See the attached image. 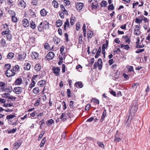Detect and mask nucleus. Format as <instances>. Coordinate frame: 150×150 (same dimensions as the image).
<instances>
[{"label":"nucleus","instance_id":"nucleus-64","mask_svg":"<svg viewBox=\"0 0 150 150\" xmlns=\"http://www.w3.org/2000/svg\"><path fill=\"white\" fill-rule=\"evenodd\" d=\"M114 9V7L113 6V5L111 4V5H110L108 7V9L109 10H113Z\"/></svg>","mask_w":150,"mask_h":150},{"label":"nucleus","instance_id":"nucleus-8","mask_svg":"<svg viewBox=\"0 0 150 150\" xmlns=\"http://www.w3.org/2000/svg\"><path fill=\"white\" fill-rule=\"evenodd\" d=\"M115 139H114V142H119L121 140V138L120 137V135L118 134V131H117L116 133L114 136Z\"/></svg>","mask_w":150,"mask_h":150},{"label":"nucleus","instance_id":"nucleus-14","mask_svg":"<svg viewBox=\"0 0 150 150\" xmlns=\"http://www.w3.org/2000/svg\"><path fill=\"white\" fill-rule=\"evenodd\" d=\"M22 80L21 78H18L16 80L14 83L16 85H20L22 83Z\"/></svg>","mask_w":150,"mask_h":150},{"label":"nucleus","instance_id":"nucleus-61","mask_svg":"<svg viewBox=\"0 0 150 150\" xmlns=\"http://www.w3.org/2000/svg\"><path fill=\"white\" fill-rule=\"evenodd\" d=\"M98 146L102 148H104V146L103 143L100 142H98L97 143Z\"/></svg>","mask_w":150,"mask_h":150},{"label":"nucleus","instance_id":"nucleus-33","mask_svg":"<svg viewBox=\"0 0 150 150\" xmlns=\"http://www.w3.org/2000/svg\"><path fill=\"white\" fill-rule=\"evenodd\" d=\"M41 68V66L40 64H37L35 65L34 69L37 71H39Z\"/></svg>","mask_w":150,"mask_h":150},{"label":"nucleus","instance_id":"nucleus-39","mask_svg":"<svg viewBox=\"0 0 150 150\" xmlns=\"http://www.w3.org/2000/svg\"><path fill=\"white\" fill-rule=\"evenodd\" d=\"M43 28H44V29H46L49 28V24L46 21L45 22L43 23Z\"/></svg>","mask_w":150,"mask_h":150},{"label":"nucleus","instance_id":"nucleus-32","mask_svg":"<svg viewBox=\"0 0 150 150\" xmlns=\"http://www.w3.org/2000/svg\"><path fill=\"white\" fill-rule=\"evenodd\" d=\"M6 84L5 83L3 82H0V90L1 91H2L4 87H5Z\"/></svg>","mask_w":150,"mask_h":150},{"label":"nucleus","instance_id":"nucleus-6","mask_svg":"<svg viewBox=\"0 0 150 150\" xmlns=\"http://www.w3.org/2000/svg\"><path fill=\"white\" fill-rule=\"evenodd\" d=\"M53 72L54 74L57 76H58L60 75V69L58 67H53L52 68Z\"/></svg>","mask_w":150,"mask_h":150},{"label":"nucleus","instance_id":"nucleus-38","mask_svg":"<svg viewBox=\"0 0 150 150\" xmlns=\"http://www.w3.org/2000/svg\"><path fill=\"white\" fill-rule=\"evenodd\" d=\"M10 33V31L9 29L6 30H5L3 31L1 34L3 35H5L6 34L8 35Z\"/></svg>","mask_w":150,"mask_h":150},{"label":"nucleus","instance_id":"nucleus-9","mask_svg":"<svg viewBox=\"0 0 150 150\" xmlns=\"http://www.w3.org/2000/svg\"><path fill=\"white\" fill-rule=\"evenodd\" d=\"M22 91V89L21 88L19 87H15L13 90V91L16 94H20Z\"/></svg>","mask_w":150,"mask_h":150},{"label":"nucleus","instance_id":"nucleus-50","mask_svg":"<svg viewBox=\"0 0 150 150\" xmlns=\"http://www.w3.org/2000/svg\"><path fill=\"white\" fill-rule=\"evenodd\" d=\"M76 68L79 72H81L82 71V67L80 64H78Z\"/></svg>","mask_w":150,"mask_h":150},{"label":"nucleus","instance_id":"nucleus-60","mask_svg":"<svg viewBox=\"0 0 150 150\" xmlns=\"http://www.w3.org/2000/svg\"><path fill=\"white\" fill-rule=\"evenodd\" d=\"M142 21V20H140L138 18H136L135 20V22L137 23H139L140 24Z\"/></svg>","mask_w":150,"mask_h":150},{"label":"nucleus","instance_id":"nucleus-52","mask_svg":"<svg viewBox=\"0 0 150 150\" xmlns=\"http://www.w3.org/2000/svg\"><path fill=\"white\" fill-rule=\"evenodd\" d=\"M108 45V42L107 40H106V43L103 44L102 45V49L105 50L106 48Z\"/></svg>","mask_w":150,"mask_h":150},{"label":"nucleus","instance_id":"nucleus-27","mask_svg":"<svg viewBox=\"0 0 150 150\" xmlns=\"http://www.w3.org/2000/svg\"><path fill=\"white\" fill-rule=\"evenodd\" d=\"M106 110L105 109L103 112L102 116L100 120V122H102L104 120V118L106 116Z\"/></svg>","mask_w":150,"mask_h":150},{"label":"nucleus","instance_id":"nucleus-37","mask_svg":"<svg viewBox=\"0 0 150 150\" xmlns=\"http://www.w3.org/2000/svg\"><path fill=\"white\" fill-rule=\"evenodd\" d=\"M52 4L54 8H57L58 7V3L56 1L53 0L52 2Z\"/></svg>","mask_w":150,"mask_h":150},{"label":"nucleus","instance_id":"nucleus-55","mask_svg":"<svg viewBox=\"0 0 150 150\" xmlns=\"http://www.w3.org/2000/svg\"><path fill=\"white\" fill-rule=\"evenodd\" d=\"M38 1L37 0H32L31 4L33 5L36 6L38 4Z\"/></svg>","mask_w":150,"mask_h":150},{"label":"nucleus","instance_id":"nucleus-7","mask_svg":"<svg viewBox=\"0 0 150 150\" xmlns=\"http://www.w3.org/2000/svg\"><path fill=\"white\" fill-rule=\"evenodd\" d=\"M54 56V54L53 52H50L47 54L46 57L48 60H49L52 59Z\"/></svg>","mask_w":150,"mask_h":150},{"label":"nucleus","instance_id":"nucleus-43","mask_svg":"<svg viewBox=\"0 0 150 150\" xmlns=\"http://www.w3.org/2000/svg\"><path fill=\"white\" fill-rule=\"evenodd\" d=\"M56 24L57 26L59 27L62 25V21L60 20H58L56 22Z\"/></svg>","mask_w":150,"mask_h":150},{"label":"nucleus","instance_id":"nucleus-15","mask_svg":"<svg viewBox=\"0 0 150 150\" xmlns=\"http://www.w3.org/2000/svg\"><path fill=\"white\" fill-rule=\"evenodd\" d=\"M23 25L24 27H26L29 25V23L28 20L26 19H24L23 21Z\"/></svg>","mask_w":150,"mask_h":150},{"label":"nucleus","instance_id":"nucleus-1","mask_svg":"<svg viewBox=\"0 0 150 150\" xmlns=\"http://www.w3.org/2000/svg\"><path fill=\"white\" fill-rule=\"evenodd\" d=\"M138 104L137 101L136 100L133 101L132 104L130 106L129 114L128 117H126L125 122L127 126H129L130 124V122L131 118H133L135 113L138 110Z\"/></svg>","mask_w":150,"mask_h":150},{"label":"nucleus","instance_id":"nucleus-3","mask_svg":"<svg viewBox=\"0 0 150 150\" xmlns=\"http://www.w3.org/2000/svg\"><path fill=\"white\" fill-rule=\"evenodd\" d=\"M140 25H136L134 26V33L135 35L137 36L139 35L140 34Z\"/></svg>","mask_w":150,"mask_h":150},{"label":"nucleus","instance_id":"nucleus-13","mask_svg":"<svg viewBox=\"0 0 150 150\" xmlns=\"http://www.w3.org/2000/svg\"><path fill=\"white\" fill-rule=\"evenodd\" d=\"M13 71L16 74V72H18L20 70V67L18 65H16L12 68Z\"/></svg>","mask_w":150,"mask_h":150},{"label":"nucleus","instance_id":"nucleus-48","mask_svg":"<svg viewBox=\"0 0 150 150\" xmlns=\"http://www.w3.org/2000/svg\"><path fill=\"white\" fill-rule=\"evenodd\" d=\"M1 44L3 46H5L6 44V42L4 39H2L0 41Z\"/></svg>","mask_w":150,"mask_h":150},{"label":"nucleus","instance_id":"nucleus-19","mask_svg":"<svg viewBox=\"0 0 150 150\" xmlns=\"http://www.w3.org/2000/svg\"><path fill=\"white\" fill-rule=\"evenodd\" d=\"M40 13L42 16H45L47 14V12L45 9L43 8L40 10Z\"/></svg>","mask_w":150,"mask_h":150},{"label":"nucleus","instance_id":"nucleus-35","mask_svg":"<svg viewBox=\"0 0 150 150\" xmlns=\"http://www.w3.org/2000/svg\"><path fill=\"white\" fill-rule=\"evenodd\" d=\"M76 20V18L75 17L71 16L70 18V23L71 25H73L75 23Z\"/></svg>","mask_w":150,"mask_h":150},{"label":"nucleus","instance_id":"nucleus-34","mask_svg":"<svg viewBox=\"0 0 150 150\" xmlns=\"http://www.w3.org/2000/svg\"><path fill=\"white\" fill-rule=\"evenodd\" d=\"M45 81L44 80H42L38 83V85L42 87L45 83Z\"/></svg>","mask_w":150,"mask_h":150},{"label":"nucleus","instance_id":"nucleus-45","mask_svg":"<svg viewBox=\"0 0 150 150\" xmlns=\"http://www.w3.org/2000/svg\"><path fill=\"white\" fill-rule=\"evenodd\" d=\"M108 4L106 1H103L101 3L100 5L102 7H105Z\"/></svg>","mask_w":150,"mask_h":150},{"label":"nucleus","instance_id":"nucleus-42","mask_svg":"<svg viewBox=\"0 0 150 150\" xmlns=\"http://www.w3.org/2000/svg\"><path fill=\"white\" fill-rule=\"evenodd\" d=\"M9 14L11 15V17H13L14 16H16V13L13 11L11 10H10L8 11Z\"/></svg>","mask_w":150,"mask_h":150},{"label":"nucleus","instance_id":"nucleus-4","mask_svg":"<svg viewBox=\"0 0 150 150\" xmlns=\"http://www.w3.org/2000/svg\"><path fill=\"white\" fill-rule=\"evenodd\" d=\"M5 75L6 76L10 77L14 76L16 74V73H14L12 70L8 69L6 70L5 73Z\"/></svg>","mask_w":150,"mask_h":150},{"label":"nucleus","instance_id":"nucleus-25","mask_svg":"<svg viewBox=\"0 0 150 150\" xmlns=\"http://www.w3.org/2000/svg\"><path fill=\"white\" fill-rule=\"evenodd\" d=\"M120 47V48H123L125 50H128L130 48L127 45H125L124 44H121Z\"/></svg>","mask_w":150,"mask_h":150},{"label":"nucleus","instance_id":"nucleus-59","mask_svg":"<svg viewBox=\"0 0 150 150\" xmlns=\"http://www.w3.org/2000/svg\"><path fill=\"white\" fill-rule=\"evenodd\" d=\"M93 101L94 103H95L97 104H99V100L97 99L93 98L92 99L91 101Z\"/></svg>","mask_w":150,"mask_h":150},{"label":"nucleus","instance_id":"nucleus-26","mask_svg":"<svg viewBox=\"0 0 150 150\" xmlns=\"http://www.w3.org/2000/svg\"><path fill=\"white\" fill-rule=\"evenodd\" d=\"M53 41L54 44H57L59 43L60 39L58 37H55L53 38Z\"/></svg>","mask_w":150,"mask_h":150},{"label":"nucleus","instance_id":"nucleus-62","mask_svg":"<svg viewBox=\"0 0 150 150\" xmlns=\"http://www.w3.org/2000/svg\"><path fill=\"white\" fill-rule=\"evenodd\" d=\"M30 27L32 29H33L35 27V25L34 22L33 21L31 22L30 23Z\"/></svg>","mask_w":150,"mask_h":150},{"label":"nucleus","instance_id":"nucleus-2","mask_svg":"<svg viewBox=\"0 0 150 150\" xmlns=\"http://www.w3.org/2000/svg\"><path fill=\"white\" fill-rule=\"evenodd\" d=\"M71 113L70 112L68 113H63L60 116V119H61L62 121L63 122L65 121L67 119L71 117Z\"/></svg>","mask_w":150,"mask_h":150},{"label":"nucleus","instance_id":"nucleus-53","mask_svg":"<svg viewBox=\"0 0 150 150\" xmlns=\"http://www.w3.org/2000/svg\"><path fill=\"white\" fill-rule=\"evenodd\" d=\"M12 21L14 23H16L18 21V18L15 16L11 17Z\"/></svg>","mask_w":150,"mask_h":150},{"label":"nucleus","instance_id":"nucleus-24","mask_svg":"<svg viewBox=\"0 0 150 150\" xmlns=\"http://www.w3.org/2000/svg\"><path fill=\"white\" fill-rule=\"evenodd\" d=\"M30 68V64L28 63H26L24 64V69L25 70H29Z\"/></svg>","mask_w":150,"mask_h":150},{"label":"nucleus","instance_id":"nucleus-51","mask_svg":"<svg viewBox=\"0 0 150 150\" xmlns=\"http://www.w3.org/2000/svg\"><path fill=\"white\" fill-rule=\"evenodd\" d=\"M11 67V65L9 64H5V66L4 67V69L8 70V69H10V68Z\"/></svg>","mask_w":150,"mask_h":150},{"label":"nucleus","instance_id":"nucleus-58","mask_svg":"<svg viewBox=\"0 0 150 150\" xmlns=\"http://www.w3.org/2000/svg\"><path fill=\"white\" fill-rule=\"evenodd\" d=\"M123 76L124 78L127 80H128L129 78V76L125 73H123Z\"/></svg>","mask_w":150,"mask_h":150},{"label":"nucleus","instance_id":"nucleus-54","mask_svg":"<svg viewBox=\"0 0 150 150\" xmlns=\"http://www.w3.org/2000/svg\"><path fill=\"white\" fill-rule=\"evenodd\" d=\"M98 4L97 3H92V6L93 8L95 9H96L98 7Z\"/></svg>","mask_w":150,"mask_h":150},{"label":"nucleus","instance_id":"nucleus-23","mask_svg":"<svg viewBox=\"0 0 150 150\" xmlns=\"http://www.w3.org/2000/svg\"><path fill=\"white\" fill-rule=\"evenodd\" d=\"M47 125L49 126L51 125L52 124L54 123V121L52 119H50L47 120L46 122Z\"/></svg>","mask_w":150,"mask_h":150},{"label":"nucleus","instance_id":"nucleus-46","mask_svg":"<svg viewBox=\"0 0 150 150\" xmlns=\"http://www.w3.org/2000/svg\"><path fill=\"white\" fill-rule=\"evenodd\" d=\"M93 35V32L92 31H89L88 33L87 36L88 38H91Z\"/></svg>","mask_w":150,"mask_h":150},{"label":"nucleus","instance_id":"nucleus-29","mask_svg":"<svg viewBox=\"0 0 150 150\" xmlns=\"http://www.w3.org/2000/svg\"><path fill=\"white\" fill-rule=\"evenodd\" d=\"M12 91V88L11 87L9 88H5L4 87L2 91L7 92L8 93L11 92Z\"/></svg>","mask_w":150,"mask_h":150},{"label":"nucleus","instance_id":"nucleus-11","mask_svg":"<svg viewBox=\"0 0 150 150\" xmlns=\"http://www.w3.org/2000/svg\"><path fill=\"white\" fill-rule=\"evenodd\" d=\"M83 3L78 2L76 4V9L80 11L81 10V9H82L83 6Z\"/></svg>","mask_w":150,"mask_h":150},{"label":"nucleus","instance_id":"nucleus-40","mask_svg":"<svg viewBox=\"0 0 150 150\" xmlns=\"http://www.w3.org/2000/svg\"><path fill=\"white\" fill-rule=\"evenodd\" d=\"M15 117H16V116L14 114L13 115L11 114L9 115H7L6 117V119L8 120H9L12 119L13 118Z\"/></svg>","mask_w":150,"mask_h":150},{"label":"nucleus","instance_id":"nucleus-31","mask_svg":"<svg viewBox=\"0 0 150 150\" xmlns=\"http://www.w3.org/2000/svg\"><path fill=\"white\" fill-rule=\"evenodd\" d=\"M69 26V22L68 19H67L66 22L64 23V30L67 29V27H68Z\"/></svg>","mask_w":150,"mask_h":150},{"label":"nucleus","instance_id":"nucleus-20","mask_svg":"<svg viewBox=\"0 0 150 150\" xmlns=\"http://www.w3.org/2000/svg\"><path fill=\"white\" fill-rule=\"evenodd\" d=\"M98 69L99 70H101L102 68V61L101 59H99L98 60Z\"/></svg>","mask_w":150,"mask_h":150},{"label":"nucleus","instance_id":"nucleus-18","mask_svg":"<svg viewBox=\"0 0 150 150\" xmlns=\"http://www.w3.org/2000/svg\"><path fill=\"white\" fill-rule=\"evenodd\" d=\"M74 86L79 88H82L83 87L82 83L81 81H78L76 82L74 84Z\"/></svg>","mask_w":150,"mask_h":150},{"label":"nucleus","instance_id":"nucleus-22","mask_svg":"<svg viewBox=\"0 0 150 150\" xmlns=\"http://www.w3.org/2000/svg\"><path fill=\"white\" fill-rule=\"evenodd\" d=\"M126 68L127 69L128 71L129 72H134V68L132 66L127 65Z\"/></svg>","mask_w":150,"mask_h":150},{"label":"nucleus","instance_id":"nucleus-63","mask_svg":"<svg viewBox=\"0 0 150 150\" xmlns=\"http://www.w3.org/2000/svg\"><path fill=\"white\" fill-rule=\"evenodd\" d=\"M30 42H31L32 43H33L35 41V37L33 36L31 37L29 40Z\"/></svg>","mask_w":150,"mask_h":150},{"label":"nucleus","instance_id":"nucleus-44","mask_svg":"<svg viewBox=\"0 0 150 150\" xmlns=\"http://www.w3.org/2000/svg\"><path fill=\"white\" fill-rule=\"evenodd\" d=\"M40 102V98H38L37 99L35 100V103L34 104V106H38Z\"/></svg>","mask_w":150,"mask_h":150},{"label":"nucleus","instance_id":"nucleus-30","mask_svg":"<svg viewBox=\"0 0 150 150\" xmlns=\"http://www.w3.org/2000/svg\"><path fill=\"white\" fill-rule=\"evenodd\" d=\"M10 94H2V96L3 97H4L5 98H8L11 99L12 100H13V99L15 100L16 98L11 97L9 96Z\"/></svg>","mask_w":150,"mask_h":150},{"label":"nucleus","instance_id":"nucleus-57","mask_svg":"<svg viewBox=\"0 0 150 150\" xmlns=\"http://www.w3.org/2000/svg\"><path fill=\"white\" fill-rule=\"evenodd\" d=\"M44 47L45 49L47 50H49L50 48L49 45L47 43L45 44Z\"/></svg>","mask_w":150,"mask_h":150},{"label":"nucleus","instance_id":"nucleus-16","mask_svg":"<svg viewBox=\"0 0 150 150\" xmlns=\"http://www.w3.org/2000/svg\"><path fill=\"white\" fill-rule=\"evenodd\" d=\"M60 7L61 9L62 12L65 15H68V12L66 10L63 5L62 4L60 6Z\"/></svg>","mask_w":150,"mask_h":150},{"label":"nucleus","instance_id":"nucleus-56","mask_svg":"<svg viewBox=\"0 0 150 150\" xmlns=\"http://www.w3.org/2000/svg\"><path fill=\"white\" fill-rule=\"evenodd\" d=\"M35 84V81L33 80H32V82L29 85V88H32L34 86Z\"/></svg>","mask_w":150,"mask_h":150},{"label":"nucleus","instance_id":"nucleus-5","mask_svg":"<svg viewBox=\"0 0 150 150\" xmlns=\"http://www.w3.org/2000/svg\"><path fill=\"white\" fill-rule=\"evenodd\" d=\"M18 5L21 9H23L25 7L26 4L24 0H21L18 1Z\"/></svg>","mask_w":150,"mask_h":150},{"label":"nucleus","instance_id":"nucleus-17","mask_svg":"<svg viewBox=\"0 0 150 150\" xmlns=\"http://www.w3.org/2000/svg\"><path fill=\"white\" fill-rule=\"evenodd\" d=\"M14 54L12 52H9L7 55V59H12L14 57Z\"/></svg>","mask_w":150,"mask_h":150},{"label":"nucleus","instance_id":"nucleus-10","mask_svg":"<svg viewBox=\"0 0 150 150\" xmlns=\"http://www.w3.org/2000/svg\"><path fill=\"white\" fill-rule=\"evenodd\" d=\"M26 56V53H24L19 54L18 56V59L20 61H23L25 58Z\"/></svg>","mask_w":150,"mask_h":150},{"label":"nucleus","instance_id":"nucleus-28","mask_svg":"<svg viewBox=\"0 0 150 150\" xmlns=\"http://www.w3.org/2000/svg\"><path fill=\"white\" fill-rule=\"evenodd\" d=\"M21 143L20 142H15L14 144V149H17L21 145Z\"/></svg>","mask_w":150,"mask_h":150},{"label":"nucleus","instance_id":"nucleus-36","mask_svg":"<svg viewBox=\"0 0 150 150\" xmlns=\"http://www.w3.org/2000/svg\"><path fill=\"white\" fill-rule=\"evenodd\" d=\"M46 137L43 138L40 144V147H42L44 146L46 142Z\"/></svg>","mask_w":150,"mask_h":150},{"label":"nucleus","instance_id":"nucleus-41","mask_svg":"<svg viewBox=\"0 0 150 150\" xmlns=\"http://www.w3.org/2000/svg\"><path fill=\"white\" fill-rule=\"evenodd\" d=\"M44 133L45 132L44 131H42L41 132L40 134L39 135V137L38 138V140L39 141L43 137Z\"/></svg>","mask_w":150,"mask_h":150},{"label":"nucleus","instance_id":"nucleus-21","mask_svg":"<svg viewBox=\"0 0 150 150\" xmlns=\"http://www.w3.org/2000/svg\"><path fill=\"white\" fill-rule=\"evenodd\" d=\"M43 24V23L41 22L38 27V30L40 32H42L44 30V28Z\"/></svg>","mask_w":150,"mask_h":150},{"label":"nucleus","instance_id":"nucleus-49","mask_svg":"<svg viewBox=\"0 0 150 150\" xmlns=\"http://www.w3.org/2000/svg\"><path fill=\"white\" fill-rule=\"evenodd\" d=\"M6 37L7 40L9 41H11L12 40V37L11 34L10 33L7 35Z\"/></svg>","mask_w":150,"mask_h":150},{"label":"nucleus","instance_id":"nucleus-12","mask_svg":"<svg viewBox=\"0 0 150 150\" xmlns=\"http://www.w3.org/2000/svg\"><path fill=\"white\" fill-rule=\"evenodd\" d=\"M31 55L32 58L35 59H38L39 54L37 52H32Z\"/></svg>","mask_w":150,"mask_h":150},{"label":"nucleus","instance_id":"nucleus-47","mask_svg":"<svg viewBox=\"0 0 150 150\" xmlns=\"http://www.w3.org/2000/svg\"><path fill=\"white\" fill-rule=\"evenodd\" d=\"M17 129L16 128H13L12 129L9 130L8 132V134L14 133L16 131Z\"/></svg>","mask_w":150,"mask_h":150}]
</instances>
